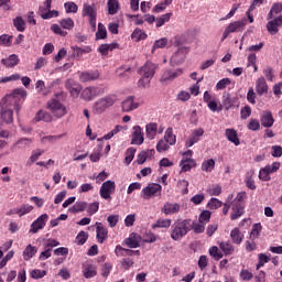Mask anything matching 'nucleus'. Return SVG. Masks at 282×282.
Here are the masks:
<instances>
[{
    "mask_svg": "<svg viewBox=\"0 0 282 282\" xmlns=\"http://www.w3.org/2000/svg\"><path fill=\"white\" fill-rule=\"evenodd\" d=\"M231 216L230 218L232 220L235 219H239V217H241V215H243V204H237V203H231Z\"/></svg>",
    "mask_w": 282,
    "mask_h": 282,
    "instance_id": "33",
    "label": "nucleus"
},
{
    "mask_svg": "<svg viewBox=\"0 0 282 282\" xmlns=\"http://www.w3.org/2000/svg\"><path fill=\"white\" fill-rule=\"evenodd\" d=\"M204 135V130L202 128L193 130L192 134L185 142V147L191 149L194 144H197L198 140Z\"/></svg>",
    "mask_w": 282,
    "mask_h": 282,
    "instance_id": "21",
    "label": "nucleus"
},
{
    "mask_svg": "<svg viewBox=\"0 0 282 282\" xmlns=\"http://www.w3.org/2000/svg\"><path fill=\"white\" fill-rule=\"evenodd\" d=\"M47 219H50V216L47 214H42L31 224L30 232H32V235H36L39 230H43L47 224Z\"/></svg>",
    "mask_w": 282,
    "mask_h": 282,
    "instance_id": "11",
    "label": "nucleus"
},
{
    "mask_svg": "<svg viewBox=\"0 0 282 282\" xmlns=\"http://www.w3.org/2000/svg\"><path fill=\"white\" fill-rule=\"evenodd\" d=\"M13 25L18 30V32H25V21L21 17H17L13 20Z\"/></svg>",
    "mask_w": 282,
    "mask_h": 282,
    "instance_id": "52",
    "label": "nucleus"
},
{
    "mask_svg": "<svg viewBox=\"0 0 282 282\" xmlns=\"http://www.w3.org/2000/svg\"><path fill=\"white\" fill-rule=\"evenodd\" d=\"M166 45H169V39L162 37L156 40L152 46V54L155 53V50H164Z\"/></svg>",
    "mask_w": 282,
    "mask_h": 282,
    "instance_id": "42",
    "label": "nucleus"
},
{
    "mask_svg": "<svg viewBox=\"0 0 282 282\" xmlns=\"http://www.w3.org/2000/svg\"><path fill=\"white\" fill-rule=\"evenodd\" d=\"M281 11H282V4L273 3L269 14L267 15L268 21H270L271 19H274V15L279 14Z\"/></svg>",
    "mask_w": 282,
    "mask_h": 282,
    "instance_id": "46",
    "label": "nucleus"
},
{
    "mask_svg": "<svg viewBox=\"0 0 282 282\" xmlns=\"http://www.w3.org/2000/svg\"><path fill=\"white\" fill-rule=\"evenodd\" d=\"M87 202H77L68 208V213H72L73 215H78V213H85V210H87Z\"/></svg>",
    "mask_w": 282,
    "mask_h": 282,
    "instance_id": "31",
    "label": "nucleus"
},
{
    "mask_svg": "<svg viewBox=\"0 0 282 282\" xmlns=\"http://www.w3.org/2000/svg\"><path fill=\"white\" fill-rule=\"evenodd\" d=\"M62 138H65V134H57V135H44L41 137L40 142L41 144H55Z\"/></svg>",
    "mask_w": 282,
    "mask_h": 282,
    "instance_id": "35",
    "label": "nucleus"
},
{
    "mask_svg": "<svg viewBox=\"0 0 282 282\" xmlns=\"http://www.w3.org/2000/svg\"><path fill=\"white\" fill-rule=\"evenodd\" d=\"M83 274L85 279H94L96 274H98V271L96 270V265L86 263L83 267Z\"/></svg>",
    "mask_w": 282,
    "mask_h": 282,
    "instance_id": "30",
    "label": "nucleus"
},
{
    "mask_svg": "<svg viewBox=\"0 0 282 282\" xmlns=\"http://www.w3.org/2000/svg\"><path fill=\"white\" fill-rule=\"evenodd\" d=\"M147 36V32L142 31L141 29H135L131 34V39L133 41H137V43L140 41H144Z\"/></svg>",
    "mask_w": 282,
    "mask_h": 282,
    "instance_id": "44",
    "label": "nucleus"
},
{
    "mask_svg": "<svg viewBox=\"0 0 282 282\" xmlns=\"http://www.w3.org/2000/svg\"><path fill=\"white\" fill-rule=\"evenodd\" d=\"M133 158H135V148H129L126 151V159H124V163L127 165L131 164V162H133Z\"/></svg>",
    "mask_w": 282,
    "mask_h": 282,
    "instance_id": "60",
    "label": "nucleus"
},
{
    "mask_svg": "<svg viewBox=\"0 0 282 282\" xmlns=\"http://www.w3.org/2000/svg\"><path fill=\"white\" fill-rule=\"evenodd\" d=\"M155 69L158 65L152 62H147L141 68H139L140 76H145L148 78H153L155 76Z\"/></svg>",
    "mask_w": 282,
    "mask_h": 282,
    "instance_id": "19",
    "label": "nucleus"
},
{
    "mask_svg": "<svg viewBox=\"0 0 282 282\" xmlns=\"http://www.w3.org/2000/svg\"><path fill=\"white\" fill-rule=\"evenodd\" d=\"M96 39L101 40V39H107V29L102 25V23L98 24V30L96 33Z\"/></svg>",
    "mask_w": 282,
    "mask_h": 282,
    "instance_id": "64",
    "label": "nucleus"
},
{
    "mask_svg": "<svg viewBox=\"0 0 282 282\" xmlns=\"http://www.w3.org/2000/svg\"><path fill=\"white\" fill-rule=\"evenodd\" d=\"M209 254L216 261H219V259H224V253L221 251H219V248L216 246L209 248Z\"/></svg>",
    "mask_w": 282,
    "mask_h": 282,
    "instance_id": "57",
    "label": "nucleus"
},
{
    "mask_svg": "<svg viewBox=\"0 0 282 282\" xmlns=\"http://www.w3.org/2000/svg\"><path fill=\"white\" fill-rule=\"evenodd\" d=\"M87 239H89V234H87V231H80L76 236L77 246H85V243H87Z\"/></svg>",
    "mask_w": 282,
    "mask_h": 282,
    "instance_id": "54",
    "label": "nucleus"
},
{
    "mask_svg": "<svg viewBox=\"0 0 282 282\" xmlns=\"http://www.w3.org/2000/svg\"><path fill=\"white\" fill-rule=\"evenodd\" d=\"M206 193H208L210 196L219 197V195H221V187L219 185H210L206 189Z\"/></svg>",
    "mask_w": 282,
    "mask_h": 282,
    "instance_id": "56",
    "label": "nucleus"
},
{
    "mask_svg": "<svg viewBox=\"0 0 282 282\" xmlns=\"http://www.w3.org/2000/svg\"><path fill=\"white\" fill-rule=\"evenodd\" d=\"M30 275H31V279L39 280V279H43V276H47V271L35 269L31 271Z\"/></svg>",
    "mask_w": 282,
    "mask_h": 282,
    "instance_id": "61",
    "label": "nucleus"
},
{
    "mask_svg": "<svg viewBox=\"0 0 282 282\" xmlns=\"http://www.w3.org/2000/svg\"><path fill=\"white\" fill-rule=\"evenodd\" d=\"M40 14L42 17V19H54L56 17H58V11L56 10H48L45 11V7H40Z\"/></svg>",
    "mask_w": 282,
    "mask_h": 282,
    "instance_id": "41",
    "label": "nucleus"
},
{
    "mask_svg": "<svg viewBox=\"0 0 282 282\" xmlns=\"http://www.w3.org/2000/svg\"><path fill=\"white\" fill-rule=\"evenodd\" d=\"M188 52H191V48L188 46L178 47V50L172 55L170 59V64L172 66L182 65V63L186 61V56L188 55Z\"/></svg>",
    "mask_w": 282,
    "mask_h": 282,
    "instance_id": "8",
    "label": "nucleus"
},
{
    "mask_svg": "<svg viewBox=\"0 0 282 282\" xmlns=\"http://www.w3.org/2000/svg\"><path fill=\"white\" fill-rule=\"evenodd\" d=\"M118 44H101L99 47H98V52L100 54H102L104 56H107L108 52H111L113 50H116Z\"/></svg>",
    "mask_w": 282,
    "mask_h": 282,
    "instance_id": "50",
    "label": "nucleus"
},
{
    "mask_svg": "<svg viewBox=\"0 0 282 282\" xmlns=\"http://www.w3.org/2000/svg\"><path fill=\"white\" fill-rule=\"evenodd\" d=\"M246 25H248V22L246 19H242L240 21H236L230 23L224 31L223 33V39L221 41H226V39H228L229 34H232L235 32H239L241 30V28H246Z\"/></svg>",
    "mask_w": 282,
    "mask_h": 282,
    "instance_id": "10",
    "label": "nucleus"
},
{
    "mask_svg": "<svg viewBox=\"0 0 282 282\" xmlns=\"http://www.w3.org/2000/svg\"><path fill=\"white\" fill-rule=\"evenodd\" d=\"M108 14H118V11L120 10V2L118 0H108Z\"/></svg>",
    "mask_w": 282,
    "mask_h": 282,
    "instance_id": "40",
    "label": "nucleus"
},
{
    "mask_svg": "<svg viewBox=\"0 0 282 282\" xmlns=\"http://www.w3.org/2000/svg\"><path fill=\"white\" fill-rule=\"evenodd\" d=\"M32 144V140L28 138H22L15 142L12 149H25V147H30Z\"/></svg>",
    "mask_w": 282,
    "mask_h": 282,
    "instance_id": "48",
    "label": "nucleus"
},
{
    "mask_svg": "<svg viewBox=\"0 0 282 282\" xmlns=\"http://www.w3.org/2000/svg\"><path fill=\"white\" fill-rule=\"evenodd\" d=\"M171 17H173V13H165L160 18H156L155 20L156 28H162V25H164L165 23H169V21H171Z\"/></svg>",
    "mask_w": 282,
    "mask_h": 282,
    "instance_id": "49",
    "label": "nucleus"
},
{
    "mask_svg": "<svg viewBox=\"0 0 282 282\" xmlns=\"http://www.w3.org/2000/svg\"><path fill=\"white\" fill-rule=\"evenodd\" d=\"M163 140L170 143L171 147L177 142V137L173 133V128H167L164 133Z\"/></svg>",
    "mask_w": 282,
    "mask_h": 282,
    "instance_id": "37",
    "label": "nucleus"
},
{
    "mask_svg": "<svg viewBox=\"0 0 282 282\" xmlns=\"http://www.w3.org/2000/svg\"><path fill=\"white\" fill-rule=\"evenodd\" d=\"M0 45L2 47H10V45H12V35H8V34L0 35Z\"/></svg>",
    "mask_w": 282,
    "mask_h": 282,
    "instance_id": "59",
    "label": "nucleus"
},
{
    "mask_svg": "<svg viewBox=\"0 0 282 282\" xmlns=\"http://www.w3.org/2000/svg\"><path fill=\"white\" fill-rule=\"evenodd\" d=\"M197 166V162L193 158H183L180 162L182 173H188L192 169Z\"/></svg>",
    "mask_w": 282,
    "mask_h": 282,
    "instance_id": "22",
    "label": "nucleus"
},
{
    "mask_svg": "<svg viewBox=\"0 0 282 282\" xmlns=\"http://www.w3.org/2000/svg\"><path fill=\"white\" fill-rule=\"evenodd\" d=\"M230 238L232 243H236V246H241L243 242V234L239 228H234L230 232Z\"/></svg>",
    "mask_w": 282,
    "mask_h": 282,
    "instance_id": "32",
    "label": "nucleus"
},
{
    "mask_svg": "<svg viewBox=\"0 0 282 282\" xmlns=\"http://www.w3.org/2000/svg\"><path fill=\"white\" fill-rule=\"evenodd\" d=\"M183 75L184 68L165 69L161 75L160 83H162V85H171L175 78H180V76Z\"/></svg>",
    "mask_w": 282,
    "mask_h": 282,
    "instance_id": "5",
    "label": "nucleus"
},
{
    "mask_svg": "<svg viewBox=\"0 0 282 282\" xmlns=\"http://www.w3.org/2000/svg\"><path fill=\"white\" fill-rule=\"evenodd\" d=\"M172 220L170 218H163L156 220L152 228H171Z\"/></svg>",
    "mask_w": 282,
    "mask_h": 282,
    "instance_id": "51",
    "label": "nucleus"
},
{
    "mask_svg": "<svg viewBox=\"0 0 282 282\" xmlns=\"http://www.w3.org/2000/svg\"><path fill=\"white\" fill-rule=\"evenodd\" d=\"M36 252H39V249L32 245H29L23 251L24 261H30V259H32Z\"/></svg>",
    "mask_w": 282,
    "mask_h": 282,
    "instance_id": "38",
    "label": "nucleus"
},
{
    "mask_svg": "<svg viewBox=\"0 0 282 282\" xmlns=\"http://www.w3.org/2000/svg\"><path fill=\"white\" fill-rule=\"evenodd\" d=\"M162 195V185L158 183H150L141 191L142 199H151L153 197H160Z\"/></svg>",
    "mask_w": 282,
    "mask_h": 282,
    "instance_id": "6",
    "label": "nucleus"
},
{
    "mask_svg": "<svg viewBox=\"0 0 282 282\" xmlns=\"http://www.w3.org/2000/svg\"><path fill=\"white\" fill-rule=\"evenodd\" d=\"M221 200H219V198H210L208 204H207V208H209L210 210H217V208H221Z\"/></svg>",
    "mask_w": 282,
    "mask_h": 282,
    "instance_id": "63",
    "label": "nucleus"
},
{
    "mask_svg": "<svg viewBox=\"0 0 282 282\" xmlns=\"http://www.w3.org/2000/svg\"><path fill=\"white\" fill-rule=\"evenodd\" d=\"M80 83H91L100 78V72L98 70H84L78 72Z\"/></svg>",
    "mask_w": 282,
    "mask_h": 282,
    "instance_id": "16",
    "label": "nucleus"
},
{
    "mask_svg": "<svg viewBox=\"0 0 282 282\" xmlns=\"http://www.w3.org/2000/svg\"><path fill=\"white\" fill-rule=\"evenodd\" d=\"M47 109L51 110L54 118H65L67 116V107L63 102V93L56 94L47 101Z\"/></svg>",
    "mask_w": 282,
    "mask_h": 282,
    "instance_id": "2",
    "label": "nucleus"
},
{
    "mask_svg": "<svg viewBox=\"0 0 282 282\" xmlns=\"http://www.w3.org/2000/svg\"><path fill=\"white\" fill-rule=\"evenodd\" d=\"M131 144H135L137 147L144 144V132L142 131V127L134 126L132 128Z\"/></svg>",
    "mask_w": 282,
    "mask_h": 282,
    "instance_id": "18",
    "label": "nucleus"
},
{
    "mask_svg": "<svg viewBox=\"0 0 282 282\" xmlns=\"http://www.w3.org/2000/svg\"><path fill=\"white\" fill-rule=\"evenodd\" d=\"M279 28H282V15L276 17L275 19H271L267 23V30L269 34H278Z\"/></svg>",
    "mask_w": 282,
    "mask_h": 282,
    "instance_id": "20",
    "label": "nucleus"
},
{
    "mask_svg": "<svg viewBox=\"0 0 282 282\" xmlns=\"http://www.w3.org/2000/svg\"><path fill=\"white\" fill-rule=\"evenodd\" d=\"M256 91L258 96H265L268 94V83L264 77H259L256 80Z\"/></svg>",
    "mask_w": 282,
    "mask_h": 282,
    "instance_id": "23",
    "label": "nucleus"
},
{
    "mask_svg": "<svg viewBox=\"0 0 282 282\" xmlns=\"http://www.w3.org/2000/svg\"><path fill=\"white\" fill-rule=\"evenodd\" d=\"M74 58H83L84 54H89L91 52V47L86 46L85 48L78 46H72Z\"/></svg>",
    "mask_w": 282,
    "mask_h": 282,
    "instance_id": "39",
    "label": "nucleus"
},
{
    "mask_svg": "<svg viewBox=\"0 0 282 282\" xmlns=\"http://www.w3.org/2000/svg\"><path fill=\"white\" fill-rule=\"evenodd\" d=\"M65 87L67 90H69V94L73 98H78V96H80V91H83V86L74 79H67Z\"/></svg>",
    "mask_w": 282,
    "mask_h": 282,
    "instance_id": "14",
    "label": "nucleus"
},
{
    "mask_svg": "<svg viewBox=\"0 0 282 282\" xmlns=\"http://www.w3.org/2000/svg\"><path fill=\"white\" fill-rule=\"evenodd\" d=\"M82 17H88L91 28H96V21L98 19V9L96 8V4L85 2L82 9Z\"/></svg>",
    "mask_w": 282,
    "mask_h": 282,
    "instance_id": "7",
    "label": "nucleus"
},
{
    "mask_svg": "<svg viewBox=\"0 0 282 282\" xmlns=\"http://www.w3.org/2000/svg\"><path fill=\"white\" fill-rule=\"evenodd\" d=\"M64 8H65L67 14H76V12H78V4H76L75 2H72V1L65 2Z\"/></svg>",
    "mask_w": 282,
    "mask_h": 282,
    "instance_id": "55",
    "label": "nucleus"
},
{
    "mask_svg": "<svg viewBox=\"0 0 282 282\" xmlns=\"http://www.w3.org/2000/svg\"><path fill=\"white\" fill-rule=\"evenodd\" d=\"M158 135V123L150 122L145 124V137L148 140H155Z\"/></svg>",
    "mask_w": 282,
    "mask_h": 282,
    "instance_id": "28",
    "label": "nucleus"
},
{
    "mask_svg": "<svg viewBox=\"0 0 282 282\" xmlns=\"http://www.w3.org/2000/svg\"><path fill=\"white\" fill-rule=\"evenodd\" d=\"M191 230V219H177L172 225L171 239L173 241H180L183 237L188 235Z\"/></svg>",
    "mask_w": 282,
    "mask_h": 282,
    "instance_id": "3",
    "label": "nucleus"
},
{
    "mask_svg": "<svg viewBox=\"0 0 282 282\" xmlns=\"http://www.w3.org/2000/svg\"><path fill=\"white\" fill-rule=\"evenodd\" d=\"M151 77L141 76V78L138 80V87L141 89H147L151 85Z\"/></svg>",
    "mask_w": 282,
    "mask_h": 282,
    "instance_id": "62",
    "label": "nucleus"
},
{
    "mask_svg": "<svg viewBox=\"0 0 282 282\" xmlns=\"http://www.w3.org/2000/svg\"><path fill=\"white\" fill-rule=\"evenodd\" d=\"M261 230H263V226L261 225V223L253 224L249 239L251 241H257V238L261 235Z\"/></svg>",
    "mask_w": 282,
    "mask_h": 282,
    "instance_id": "36",
    "label": "nucleus"
},
{
    "mask_svg": "<svg viewBox=\"0 0 282 282\" xmlns=\"http://www.w3.org/2000/svg\"><path fill=\"white\" fill-rule=\"evenodd\" d=\"M140 107V102L138 99H135V96H128L123 101L121 102L122 111L126 113H129L130 111H135Z\"/></svg>",
    "mask_w": 282,
    "mask_h": 282,
    "instance_id": "12",
    "label": "nucleus"
},
{
    "mask_svg": "<svg viewBox=\"0 0 282 282\" xmlns=\"http://www.w3.org/2000/svg\"><path fill=\"white\" fill-rule=\"evenodd\" d=\"M225 137L227 138L228 142L235 144V147H239L241 142L239 141V137L237 135V130L232 128H228L225 130Z\"/></svg>",
    "mask_w": 282,
    "mask_h": 282,
    "instance_id": "26",
    "label": "nucleus"
},
{
    "mask_svg": "<svg viewBox=\"0 0 282 282\" xmlns=\"http://www.w3.org/2000/svg\"><path fill=\"white\" fill-rule=\"evenodd\" d=\"M53 120L54 117L52 116V113L45 110L37 111L34 117V122H52Z\"/></svg>",
    "mask_w": 282,
    "mask_h": 282,
    "instance_id": "29",
    "label": "nucleus"
},
{
    "mask_svg": "<svg viewBox=\"0 0 282 282\" xmlns=\"http://www.w3.org/2000/svg\"><path fill=\"white\" fill-rule=\"evenodd\" d=\"M95 227L97 241L99 243H105V241H107V239L109 238V230L107 229V227H105V225H102V223H96Z\"/></svg>",
    "mask_w": 282,
    "mask_h": 282,
    "instance_id": "17",
    "label": "nucleus"
},
{
    "mask_svg": "<svg viewBox=\"0 0 282 282\" xmlns=\"http://www.w3.org/2000/svg\"><path fill=\"white\" fill-rule=\"evenodd\" d=\"M21 62L19 58V55L17 54H11L7 58H2L1 63L4 65V67L12 68L17 67V65Z\"/></svg>",
    "mask_w": 282,
    "mask_h": 282,
    "instance_id": "27",
    "label": "nucleus"
},
{
    "mask_svg": "<svg viewBox=\"0 0 282 282\" xmlns=\"http://www.w3.org/2000/svg\"><path fill=\"white\" fill-rule=\"evenodd\" d=\"M182 210V205L178 203L165 202L163 207L161 208V213L163 215H177Z\"/></svg>",
    "mask_w": 282,
    "mask_h": 282,
    "instance_id": "15",
    "label": "nucleus"
},
{
    "mask_svg": "<svg viewBox=\"0 0 282 282\" xmlns=\"http://www.w3.org/2000/svg\"><path fill=\"white\" fill-rule=\"evenodd\" d=\"M260 122L263 127L270 129V127L274 124V117H272V112L270 110L262 112Z\"/></svg>",
    "mask_w": 282,
    "mask_h": 282,
    "instance_id": "25",
    "label": "nucleus"
},
{
    "mask_svg": "<svg viewBox=\"0 0 282 282\" xmlns=\"http://www.w3.org/2000/svg\"><path fill=\"white\" fill-rule=\"evenodd\" d=\"M171 149V144L165 141L164 139L159 140L156 143V151L158 153H164Z\"/></svg>",
    "mask_w": 282,
    "mask_h": 282,
    "instance_id": "47",
    "label": "nucleus"
},
{
    "mask_svg": "<svg viewBox=\"0 0 282 282\" xmlns=\"http://www.w3.org/2000/svg\"><path fill=\"white\" fill-rule=\"evenodd\" d=\"M15 208H17L15 213H17L18 217H25V215H30V213H32V210H34V206H32L30 204H22Z\"/></svg>",
    "mask_w": 282,
    "mask_h": 282,
    "instance_id": "34",
    "label": "nucleus"
},
{
    "mask_svg": "<svg viewBox=\"0 0 282 282\" xmlns=\"http://www.w3.org/2000/svg\"><path fill=\"white\" fill-rule=\"evenodd\" d=\"M202 171H205V173H213V171L215 170V160L209 159L206 160L202 163L200 166Z\"/></svg>",
    "mask_w": 282,
    "mask_h": 282,
    "instance_id": "45",
    "label": "nucleus"
},
{
    "mask_svg": "<svg viewBox=\"0 0 282 282\" xmlns=\"http://www.w3.org/2000/svg\"><path fill=\"white\" fill-rule=\"evenodd\" d=\"M59 25L63 30H74V20L70 18L63 19L59 21Z\"/></svg>",
    "mask_w": 282,
    "mask_h": 282,
    "instance_id": "58",
    "label": "nucleus"
},
{
    "mask_svg": "<svg viewBox=\"0 0 282 282\" xmlns=\"http://www.w3.org/2000/svg\"><path fill=\"white\" fill-rule=\"evenodd\" d=\"M45 153V150L43 149H35L31 152V156L29 158V162H31V164H34V162H36L39 160V158H41V155H43Z\"/></svg>",
    "mask_w": 282,
    "mask_h": 282,
    "instance_id": "53",
    "label": "nucleus"
},
{
    "mask_svg": "<svg viewBox=\"0 0 282 282\" xmlns=\"http://www.w3.org/2000/svg\"><path fill=\"white\" fill-rule=\"evenodd\" d=\"M116 95H108L98 99L93 106L94 113H105L109 107H113V105H116Z\"/></svg>",
    "mask_w": 282,
    "mask_h": 282,
    "instance_id": "4",
    "label": "nucleus"
},
{
    "mask_svg": "<svg viewBox=\"0 0 282 282\" xmlns=\"http://www.w3.org/2000/svg\"><path fill=\"white\" fill-rule=\"evenodd\" d=\"M237 101V97H230L229 94H225L223 96V106L225 107L226 111H229V109H232V107H239Z\"/></svg>",
    "mask_w": 282,
    "mask_h": 282,
    "instance_id": "24",
    "label": "nucleus"
},
{
    "mask_svg": "<svg viewBox=\"0 0 282 282\" xmlns=\"http://www.w3.org/2000/svg\"><path fill=\"white\" fill-rule=\"evenodd\" d=\"M219 248L225 256H230L235 252V247L230 242H220Z\"/></svg>",
    "mask_w": 282,
    "mask_h": 282,
    "instance_id": "43",
    "label": "nucleus"
},
{
    "mask_svg": "<svg viewBox=\"0 0 282 282\" xmlns=\"http://www.w3.org/2000/svg\"><path fill=\"white\" fill-rule=\"evenodd\" d=\"M102 94H105V90L100 87H86L82 91V98L83 100L90 101L96 96H102Z\"/></svg>",
    "mask_w": 282,
    "mask_h": 282,
    "instance_id": "13",
    "label": "nucleus"
},
{
    "mask_svg": "<svg viewBox=\"0 0 282 282\" xmlns=\"http://www.w3.org/2000/svg\"><path fill=\"white\" fill-rule=\"evenodd\" d=\"M116 193V182L106 181L101 184L99 195L101 199H111V195Z\"/></svg>",
    "mask_w": 282,
    "mask_h": 282,
    "instance_id": "9",
    "label": "nucleus"
},
{
    "mask_svg": "<svg viewBox=\"0 0 282 282\" xmlns=\"http://www.w3.org/2000/svg\"><path fill=\"white\" fill-rule=\"evenodd\" d=\"M25 96H28V91L18 88L4 98L1 109V120L4 121L6 124H12V122H14V112L12 109L19 113V111H21V100H24Z\"/></svg>",
    "mask_w": 282,
    "mask_h": 282,
    "instance_id": "1",
    "label": "nucleus"
}]
</instances>
